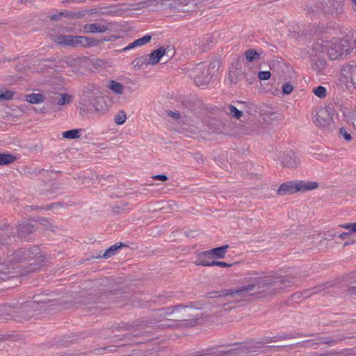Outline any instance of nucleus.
Returning a JSON list of instances; mask_svg holds the SVG:
<instances>
[{
  "mask_svg": "<svg viewBox=\"0 0 356 356\" xmlns=\"http://www.w3.org/2000/svg\"><path fill=\"white\" fill-rule=\"evenodd\" d=\"M291 286V282L284 277H265L256 280L253 284L236 289H225L210 293L211 298L230 297L229 302H238L248 296H257L258 298H270L281 289Z\"/></svg>",
  "mask_w": 356,
  "mask_h": 356,
  "instance_id": "nucleus-1",
  "label": "nucleus"
},
{
  "mask_svg": "<svg viewBox=\"0 0 356 356\" xmlns=\"http://www.w3.org/2000/svg\"><path fill=\"white\" fill-rule=\"evenodd\" d=\"M10 277L26 275L40 270L49 263L38 246L19 248L7 259Z\"/></svg>",
  "mask_w": 356,
  "mask_h": 356,
  "instance_id": "nucleus-2",
  "label": "nucleus"
},
{
  "mask_svg": "<svg viewBox=\"0 0 356 356\" xmlns=\"http://www.w3.org/2000/svg\"><path fill=\"white\" fill-rule=\"evenodd\" d=\"M34 226L30 223H22L17 227V235L14 234L13 228L9 224L0 227V245L30 242L33 236Z\"/></svg>",
  "mask_w": 356,
  "mask_h": 356,
  "instance_id": "nucleus-3",
  "label": "nucleus"
},
{
  "mask_svg": "<svg viewBox=\"0 0 356 356\" xmlns=\"http://www.w3.org/2000/svg\"><path fill=\"white\" fill-rule=\"evenodd\" d=\"M52 40L58 44L75 48L96 47L99 44V40L81 35H55Z\"/></svg>",
  "mask_w": 356,
  "mask_h": 356,
  "instance_id": "nucleus-4",
  "label": "nucleus"
},
{
  "mask_svg": "<svg viewBox=\"0 0 356 356\" xmlns=\"http://www.w3.org/2000/svg\"><path fill=\"white\" fill-rule=\"evenodd\" d=\"M343 0H318L311 6L309 12L337 16L343 12Z\"/></svg>",
  "mask_w": 356,
  "mask_h": 356,
  "instance_id": "nucleus-5",
  "label": "nucleus"
},
{
  "mask_svg": "<svg viewBox=\"0 0 356 356\" xmlns=\"http://www.w3.org/2000/svg\"><path fill=\"white\" fill-rule=\"evenodd\" d=\"M318 184L316 181H304L293 180L282 184L277 190L279 195H292L297 192H306L318 188Z\"/></svg>",
  "mask_w": 356,
  "mask_h": 356,
  "instance_id": "nucleus-6",
  "label": "nucleus"
},
{
  "mask_svg": "<svg viewBox=\"0 0 356 356\" xmlns=\"http://www.w3.org/2000/svg\"><path fill=\"white\" fill-rule=\"evenodd\" d=\"M353 50L348 39L336 40L330 43L327 54L331 60L344 59Z\"/></svg>",
  "mask_w": 356,
  "mask_h": 356,
  "instance_id": "nucleus-7",
  "label": "nucleus"
},
{
  "mask_svg": "<svg viewBox=\"0 0 356 356\" xmlns=\"http://www.w3.org/2000/svg\"><path fill=\"white\" fill-rule=\"evenodd\" d=\"M200 311L195 307L178 305L174 308L172 313L173 321H191L195 322L201 317Z\"/></svg>",
  "mask_w": 356,
  "mask_h": 356,
  "instance_id": "nucleus-8",
  "label": "nucleus"
},
{
  "mask_svg": "<svg viewBox=\"0 0 356 356\" xmlns=\"http://www.w3.org/2000/svg\"><path fill=\"white\" fill-rule=\"evenodd\" d=\"M189 76L194 79L195 85L198 87L207 86L212 78L209 68H207L203 63L197 64L192 69Z\"/></svg>",
  "mask_w": 356,
  "mask_h": 356,
  "instance_id": "nucleus-9",
  "label": "nucleus"
},
{
  "mask_svg": "<svg viewBox=\"0 0 356 356\" xmlns=\"http://www.w3.org/2000/svg\"><path fill=\"white\" fill-rule=\"evenodd\" d=\"M329 109L330 108L327 107H320L318 109L314 120L316 126L327 128L330 125L332 118Z\"/></svg>",
  "mask_w": 356,
  "mask_h": 356,
  "instance_id": "nucleus-10",
  "label": "nucleus"
},
{
  "mask_svg": "<svg viewBox=\"0 0 356 356\" xmlns=\"http://www.w3.org/2000/svg\"><path fill=\"white\" fill-rule=\"evenodd\" d=\"M341 74L347 80L348 82L351 83L353 86H356V65L348 64L344 65L341 70Z\"/></svg>",
  "mask_w": 356,
  "mask_h": 356,
  "instance_id": "nucleus-11",
  "label": "nucleus"
},
{
  "mask_svg": "<svg viewBox=\"0 0 356 356\" xmlns=\"http://www.w3.org/2000/svg\"><path fill=\"white\" fill-rule=\"evenodd\" d=\"M167 49L163 47H160L159 49L154 50L149 54L147 59V64L154 65L159 63L160 60L166 53Z\"/></svg>",
  "mask_w": 356,
  "mask_h": 356,
  "instance_id": "nucleus-12",
  "label": "nucleus"
},
{
  "mask_svg": "<svg viewBox=\"0 0 356 356\" xmlns=\"http://www.w3.org/2000/svg\"><path fill=\"white\" fill-rule=\"evenodd\" d=\"M88 102L89 106L94 108L96 111H102L104 110L105 101L103 97L92 95L88 97Z\"/></svg>",
  "mask_w": 356,
  "mask_h": 356,
  "instance_id": "nucleus-13",
  "label": "nucleus"
},
{
  "mask_svg": "<svg viewBox=\"0 0 356 356\" xmlns=\"http://www.w3.org/2000/svg\"><path fill=\"white\" fill-rule=\"evenodd\" d=\"M83 28L86 33H104L108 30V27L106 25L99 23L88 24Z\"/></svg>",
  "mask_w": 356,
  "mask_h": 356,
  "instance_id": "nucleus-14",
  "label": "nucleus"
},
{
  "mask_svg": "<svg viewBox=\"0 0 356 356\" xmlns=\"http://www.w3.org/2000/svg\"><path fill=\"white\" fill-rule=\"evenodd\" d=\"M229 246H219L212 250L203 252V254H207L208 258H222L226 254L227 248Z\"/></svg>",
  "mask_w": 356,
  "mask_h": 356,
  "instance_id": "nucleus-15",
  "label": "nucleus"
},
{
  "mask_svg": "<svg viewBox=\"0 0 356 356\" xmlns=\"http://www.w3.org/2000/svg\"><path fill=\"white\" fill-rule=\"evenodd\" d=\"M298 162V157L296 154L293 152L290 151L284 157L282 160V165L287 168H294L297 165Z\"/></svg>",
  "mask_w": 356,
  "mask_h": 356,
  "instance_id": "nucleus-16",
  "label": "nucleus"
},
{
  "mask_svg": "<svg viewBox=\"0 0 356 356\" xmlns=\"http://www.w3.org/2000/svg\"><path fill=\"white\" fill-rule=\"evenodd\" d=\"M152 40V35H146L140 38H138L136 40H134L133 42L128 44L127 47H125L122 51H125L127 50H129L131 49H134L137 47L143 46L148 42H149Z\"/></svg>",
  "mask_w": 356,
  "mask_h": 356,
  "instance_id": "nucleus-17",
  "label": "nucleus"
},
{
  "mask_svg": "<svg viewBox=\"0 0 356 356\" xmlns=\"http://www.w3.org/2000/svg\"><path fill=\"white\" fill-rule=\"evenodd\" d=\"M172 313H174V308L168 307L159 309L155 315L159 318V321H162V319L173 321Z\"/></svg>",
  "mask_w": 356,
  "mask_h": 356,
  "instance_id": "nucleus-18",
  "label": "nucleus"
},
{
  "mask_svg": "<svg viewBox=\"0 0 356 356\" xmlns=\"http://www.w3.org/2000/svg\"><path fill=\"white\" fill-rule=\"evenodd\" d=\"M51 301L48 294H38L33 297V300L29 303L28 306L33 307L35 304H47Z\"/></svg>",
  "mask_w": 356,
  "mask_h": 356,
  "instance_id": "nucleus-19",
  "label": "nucleus"
},
{
  "mask_svg": "<svg viewBox=\"0 0 356 356\" xmlns=\"http://www.w3.org/2000/svg\"><path fill=\"white\" fill-rule=\"evenodd\" d=\"M11 272L9 270L7 261L0 262V281H6L10 277Z\"/></svg>",
  "mask_w": 356,
  "mask_h": 356,
  "instance_id": "nucleus-20",
  "label": "nucleus"
},
{
  "mask_svg": "<svg viewBox=\"0 0 356 356\" xmlns=\"http://www.w3.org/2000/svg\"><path fill=\"white\" fill-rule=\"evenodd\" d=\"M26 101L31 104H40L44 102V97L40 93H31L25 96Z\"/></svg>",
  "mask_w": 356,
  "mask_h": 356,
  "instance_id": "nucleus-21",
  "label": "nucleus"
},
{
  "mask_svg": "<svg viewBox=\"0 0 356 356\" xmlns=\"http://www.w3.org/2000/svg\"><path fill=\"white\" fill-rule=\"evenodd\" d=\"M82 131V129H70L63 132L62 136L64 138L67 139H77L81 136Z\"/></svg>",
  "mask_w": 356,
  "mask_h": 356,
  "instance_id": "nucleus-22",
  "label": "nucleus"
},
{
  "mask_svg": "<svg viewBox=\"0 0 356 356\" xmlns=\"http://www.w3.org/2000/svg\"><path fill=\"white\" fill-rule=\"evenodd\" d=\"M208 258L207 254H203V252H200L197 255V259L194 261V264L196 266H212V261H210L207 259Z\"/></svg>",
  "mask_w": 356,
  "mask_h": 356,
  "instance_id": "nucleus-23",
  "label": "nucleus"
},
{
  "mask_svg": "<svg viewBox=\"0 0 356 356\" xmlns=\"http://www.w3.org/2000/svg\"><path fill=\"white\" fill-rule=\"evenodd\" d=\"M16 160V156L10 154L0 153V165L12 163Z\"/></svg>",
  "mask_w": 356,
  "mask_h": 356,
  "instance_id": "nucleus-24",
  "label": "nucleus"
},
{
  "mask_svg": "<svg viewBox=\"0 0 356 356\" xmlns=\"http://www.w3.org/2000/svg\"><path fill=\"white\" fill-rule=\"evenodd\" d=\"M225 112L236 119H239L243 115V111L238 110L233 105H228L225 108Z\"/></svg>",
  "mask_w": 356,
  "mask_h": 356,
  "instance_id": "nucleus-25",
  "label": "nucleus"
},
{
  "mask_svg": "<svg viewBox=\"0 0 356 356\" xmlns=\"http://www.w3.org/2000/svg\"><path fill=\"white\" fill-rule=\"evenodd\" d=\"M245 58L248 62H253L260 59V53L253 49L245 51Z\"/></svg>",
  "mask_w": 356,
  "mask_h": 356,
  "instance_id": "nucleus-26",
  "label": "nucleus"
},
{
  "mask_svg": "<svg viewBox=\"0 0 356 356\" xmlns=\"http://www.w3.org/2000/svg\"><path fill=\"white\" fill-rule=\"evenodd\" d=\"M108 88L115 94L120 95L123 93L124 86L115 81H110Z\"/></svg>",
  "mask_w": 356,
  "mask_h": 356,
  "instance_id": "nucleus-27",
  "label": "nucleus"
},
{
  "mask_svg": "<svg viewBox=\"0 0 356 356\" xmlns=\"http://www.w3.org/2000/svg\"><path fill=\"white\" fill-rule=\"evenodd\" d=\"M56 103L59 106L70 104L71 102V96L67 93L59 94L55 99Z\"/></svg>",
  "mask_w": 356,
  "mask_h": 356,
  "instance_id": "nucleus-28",
  "label": "nucleus"
},
{
  "mask_svg": "<svg viewBox=\"0 0 356 356\" xmlns=\"http://www.w3.org/2000/svg\"><path fill=\"white\" fill-rule=\"evenodd\" d=\"M128 205L129 204L127 202H118L113 207V211L117 214L124 213L127 211L129 210Z\"/></svg>",
  "mask_w": 356,
  "mask_h": 356,
  "instance_id": "nucleus-29",
  "label": "nucleus"
},
{
  "mask_svg": "<svg viewBox=\"0 0 356 356\" xmlns=\"http://www.w3.org/2000/svg\"><path fill=\"white\" fill-rule=\"evenodd\" d=\"M347 338H348V337L338 334V335L334 336V339H332L330 340H326V341H322L321 343H322L323 344L328 345V346H334V345L345 340Z\"/></svg>",
  "mask_w": 356,
  "mask_h": 356,
  "instance_id": "nucleus-30",
  "label": "nucleus"
},
{
  "mask_svg": "<svg viewBox=\"0 0 356 356\" xmlns=\"http://www.w3.org/2000/svg\"><path fill=\"white\" fill-rule=\"evenodd\" d=\"M243 72L241 68H237L234 72H229V79L231 83L236 84L238 80L241 76H243Z\"/></svg>",
  "mask_w": 356,
  "mask_h": 356,
  "instance_id": "nucleus-31",
  "label": "nucleus"
},
{
  "mask_svg": "<svg viewBox=\"0 0 356 356\" xmlns=\"http://www.w3.org/2000/svg\"><path fill=\"white\" fill-rule=\"evenodd\" d=\"M328 287H329V284H323V285H321V286H315V287L311 289L309 291H305V298H307V297L310 296L312 294L318 293L321 292V291H323V290H324V289H327Z\"/></svg>",
  "mask_w": 356,
  "mask_h": 356,
  "instance_id": "nucleus-32",
  "label": "nucleus"
},
{
  "mask_svg": "<svg viewBox=\"0 0 356 356\" xmlns=\"http://www.w3.org/2000/svg\"><path fill=\"white\" fill-rule=\"evenodd\" d=\"M123 246H110V248L105 251V252L104 253V254L102 256L99 255V256L96 257V258H98V257H103L105 259L110 258L111 257H112L113 255H114L115 254V252L118 249H120Z\"/></svg>",
  "mask_w": 356,
  "mask_h": 356,
  "instance_id": "nucleus-33",
  "label": "nucleus"
},
{
  "mask_svg": "<svg viewBox=\"0 0 356 356\" xmlns=\"http://www.w3.org/2000/svg\"><path fill=\"white\" fill-rule=\"evenodd\" d=\"M127 119L126 113L124 111H120L115 116L114 122L118 125L123 124Z\"/></svg>",
  "mask_w": 356,
  "mask_h": 356,
  "instance_id": "nucleus-34",
  "label": "nucleus"
},
{
  "mask_svg": "<svg viewBox=\"0 0 356 356\" xmlns=\"http://www.w3.org/2000/svg\"><path fill=\"white\" fill-rule=\"evenodd\" d=\"M313 92L319 98H323L326 96L327 90L324 86H318L313 88Z\"/></svg>",
  "mask_w": 356,
  "mask_h": 356,
  "instance_id": "nucleus-35",
  "label": "nucleus"
},
{
  "mask_svg": "<svg viewBox=\"0 0 356 356\" xmlns=\"http://www.w3.org/2000/svg\"><path fill=\"white\" fill-rule=\"evenodd\" d=\"M15 92L11 90H0V101L11 100L13 99Z\"/></svg>",
  "mask_w": 356,
  "mask_h": 356,
  "instance_id": "nucleus-36",
  "label": "nucleus"
},
{
  "mask_svg": "<svg viewBox=\"0 0 356 356\" xmlns=\"http://www.w3.org/2000/svg\"><path fill=\"white\" fill-rule=\"evenodd\" d=\"M337 237V233L327 232L324 234V236H322V238L320 240V243H328L329 241H331L334 238Z\"/></svg>",
  "mask_w": 356,
  "mask_h": 356,
  "instance_id": "nucleus-37",
  "label": "nucleus"
},
{
  "mask_svg": "<svg viewBox=\"0 0 356 356\" xmlns=\"http://www.w3.org/2000/svg\"><path fill=\"white\" fill-rule=\"evenodd\" d=\"M147 62H148V60L147 58V56H140V57H138L134 60L133 65L134 67H141L143 65H148Z\"/></svg>",
  "mask_w": 356,
  "mask_h": 356,
  "instance_id": "nucleus-38",
  "label": "nucleus"
},
{
  "mask_svg": "<svg viewBox=\"0 0 356 356\" xmlns=\"http://www.w3.org/2000/svg\"><path fill=\"white\" fill-rule=\"evenodd\" d=\"M309 336H310V335L309 334H302L301 333H297V334L289 333V334H285L280 337V339L283 340V339L300 338V337H309Z\"/></svg>",
  "mask_w": 356,
  "mask_h": 356,
  "instance_id": "nucleus-39",
  "label": "nucleus"
},
{
  "mask_svg": "<svg viewBox=\"0 0 356 356\" xmlns=\"http://www.w3.org/2000/svg\"><path fill=\"white\" fill-rule=\"evenodd\" d=\"M340 227L348 229L350 233H356V222L353 223H346L340 225Z\"/></svg>",
  "mask_w": 356,
  "mask_h": 356,
  "instance_id": "nucleus-40",
  "label": "nucleus"
},
{
  "mask_svg": "<svg viewBox=\"0 0 356 356\" xmlns=\"http://www.w3.org/2000/svg\"><path fill=\"white\" fill-rule=\"evenodd\" d=\"M325 65H326V61L325 60H320L319 63H316L313 65L312 68L314 70H316L317 72H321V70L325 68Z\"/></svg>",
  "mask_w": 356,
  "mask_h": 356,
  "instance_id": "nucleus-41",
  "label": "nucleus"
},
{
  "mask_svg": "<svg viewBox=\"0 0 356 356\" xmlns=\"http://www.w3.org/2000/svg\"><path fill=\"white\" fill-rule=\"evenodd\" d=\"M293 87L291 83H285L282 86V92L284 95H289L293 91Z\"/></svg>",
  "mask_w": 356,
  "mask_h": 356,
  "instance_id": "nucleus-42",
  "label": "nucleus"
},
{
  "mask_svg": "<svg viewBox=\"0 0 356 356\" xmlns=\"http://www.w3.org/2000/svg\"><path fill=\"white\" fill-rule=\"evenodd\" d=\"M339 134L346 140L350 141L352 139L350 134H349L346 129L341 127L339 129Z\"/></svg>",
  "mask_w": 356,
  "mask_h": 356,
  "instance_id": "nucleus-43",
  "label": "nucleus"
},
{
  "mask_svg": "<svg viewBox=\"0 0 356 356\" xmlns=\"http://www.w3.org/2000/svg\"><path fill=\"white\" fill-rule=\"evenodd\" d=\"M270 76L271 73L270 71H260L258 73V77L260 80H268Z\"/></svg>",
  "mask_w": 356,
  "mask_h": 356,
  "instance_id": "nucleus-44",
  "label": "nucleus"
},
{
  "mask_svg": "<svg viewBox=\"0 0 356 356\" xmlns=\"http://www.w3.org/2000/svg\"><path fill=\"white\" fill-rule=\"evenodd\" d=\"M38 222L44 226L46 228H51L52 227V223L49 220V219L44 217H41L38 219Z\"/></svg>",
  "mask_w": 356,
  "mask_h": 356,
  "instance_id": "nucleus-45",
  "label": "nucleus"
},
{
  "mask_svg": "<svg viewBox=\"0 0 356 356\" xmlns=\"http://www.w3.org/2000/svg\"><path fill=\"white\" fill-rule=\"evenodd\" d=\"M343 352H331L329 353H313L311 354V356H332V355H342Z\"/></svg>",
  "mask_w": 356,
  "mask_h": 356,
  "instance_id": "nucleus-46",
  "label": "nucleus"
},
{
  "mask_svg": "<svg viewBox=\"0 0 356 356\" xmlns=\"http://www.w3.org/2000/svg\"><path fill=\"white\" fill-rule=\"evenodd\" d=\"M211 265H212V266H218L222 267V268H227V267H230L232 266V264H228V263H226L224 261H212Z\"/></svg>",
  "mask_w": 356,
  "mask_h": 356,
  "instance_id": "nucleus-47",
  "label": "nucleus"
},
{
  "mask_svg": "<svg viewBox=\"0 0 356 356\" xmlns=\"http://www.w3.org/2000/svg\"><path fill=\"white\" fill-rule=\"evenodd\" d=\"M152 178L154 179V180H160V181H167L168 179V177L165 175H154L152 177Z\"/></svg>",
  "mask_w": 356,
  "mask_h": 356,
  "instance_id": "nucleus-48",
  "label": "nucleus"
},
{
  "mask_svg": "<svg viewBox=\"0 0 356 356\" xmlns=\"http://www.w3.org/2000/svg\"><path fill=\"white\" fill-rule=\"evenodd\" d=\"M219 67V62L216 60L211 61L209 65L207 68H209V72L211 70H214L215 68L218 69Z\"/></svg>",
  "mask_w": 356,
  "mask_h": 356,
  "instance_id": "nucleus-49",
  "label": "nucleus"
},
{
  "mask_svg": "<svg viewBox=\"0 0 356 356\" xmlns=\"http://www.w3.org/2000/svg\"><path fill=\"white\" fill-rule=\"evenodd\" d=\"M197 232H198V231H193V230H190L188 232L186 231L185 236L186 237H189V238H194L198 235Z\"/></svg>",
  "mask_w": 356,
  "mask_h": 356,
  "instance_id": "nucleus-50",
  "label": "nucleus"
},
{
  "mask_svg": "<svg viewBox=\"0 0 356 356\" xmlns=\"http://www.w3.org/2000/svg\"><path fill=\"white\" fill-rule=\"evenodd\" d=\"M348 293L351 296H356V285L350 287L348 289Z\"/></svg>",
  "mask_w": 356,
  "mask_h": 356,
  "instance_id": "nucleus-51",
  "label": "nucleus"
},
{
  "mask_svg": "<svg viewBox=\"0 0 356 356\" xmlns=\"http://www.w3.org/2000/svg\"><path fill=\"white\" fill-rule=\"evenodd\" d=\"M168 115L172 117L174 119H179L180 118V114L178 111L174 112V111H170L168 112Z\"/></svg>",
  "mask_w": 356,
  "mask_h": 356,
  "instance_id": "nucleus-52",
  "label": "nucleus"
},
{
  "mask_svg": "<svg viewBox=\"0 0 356 356\" xmlns=\"http://www.w3.org/2000/svg\"><path fill=\"white\" fill-rule=\"evenodd\" d=\"M350 235V232H343V233L339 234V235L337 234V237L338 238H341V239L344 240V239L348 238Z\"/></svg>",
  "mask_w": 356,
  "mask_h": 356,
  "instance_id": "nucleus-53",
  "label": "nucleus"
},
{
  "mask_svg": "<svg viewBox=\"0 0 356 356\" xmlns=\"http://www.w3.org/2000/svg\"><path fill=\"white\" fill-rule=\"evenodd\" d=\"M256 108H257V106L253 104H250L249 105H248V109H247V112L248 113H252V111H256Z\"/></svg>",
  "mask_w": 356,
  "mask_h": 356,
  "instance_id": "nucleus-54",
  "label": "nucleus"
},
{
  "mask_svg": "<svg viewBox=\"0 0 356 356\" xmlns=\"http://www.w3.org/2000/svg\"><path fill=\"white\" fill-rule=\"evenodd\" d=\"M200 44H201L202 47V51H205L206 50V41H205V38H203L202 40L200 41Z\"/></svg>",
  "mask_w": 356,
  "mask_h": 356,
  "instance_id": "nucleus-55",
  "label": "nucleus"
},
{
  "mask_svg": "<svg viewBox=\"0 0 356 356\" xmlns=\"http://www.w3.org/2000/svg\"><path fill=\"white\" fill-rule=\"evenodd\" d=\"M56 60V58L54 57H51L47 59H42L40 60V63H41L42 61H50V62H54Z\"/></svg>",
  "mask_w": 356,
  "mask_h": 356,
  "instance_id": "nucleus-56",
  "label": "nucleus"
},
{
  "mask_svg": "<svg viewBox=\"0 0 356 356\" xmlns=\"http://www.w3.org/2000/svg\"><path fill=\"white\" fill-rule=\"evenodd\" d=\"M294 346H299V347H303V348H307L308 346L305 344V342L298 343L295 344Z\"/></svg>",
  "mask_w": 356,
  "mask_h": 356,
  "instance_id": "nucleus-57",
  "label": "nucleus"
},
{
  "mask_svg": "<svg viewBox=\"0 0 356 356\" xmlns=\"http://www.w3.org/2000/svg\"><path fill=\"white\" fill-rule=\"evenodd\" d=\"M54 204H51L47 206L45 209L46 210H50V209H51L54 207Z\"/></svg>",
  "mask_w": 356,
  "mask_h": 356,
  "instance_id": "nucleus-58",
  "label": "nucleus"
},
{
  "mask_svg": "<svg viewBox=\"0 0 356 356\" xmlns=\"http://www.w3.org/2000/svg\"><path fill=\"white\" fill-rule=\"evenodd\" d=\"M7 307H7V306H6V305L1 306V307H0V311H6V309H7Z\"/></svg>",
  "mask_w": 356,
  "mask_h": 356,
  "instance_id": "nucleus-59",
  "label": "nucleus"
},
{
  "mask_svg": "<svg viewBox=\"0 0 356 356\" xmlns=\"http://www.w3.org/2000/svg\"><path fill=\"white\" fill-rule=\"evenodd\" d=\"M114 245H127V244L126 243H123V242H116Z\"/></svg>",
  "mask_w": 356,
  "mask_h": 356,
  "instance_id": "nucleus-60",
  "label": "nucleus"
},
{
  "mask_svg": "<svg viewBox=\"0 0 356 356\" xmlns=\"http://www.w3.org/2000/svg\"><path fill=\"white\" fill-rule=\"evenodd\" d=\"M51 19H58V16L56 15H52Z\"/></svg>",
  "mask_w": 356,
  "mask_h": 356,
  "instance_id": "nucleus-61",
  "label": "nucleus"
},
{
  "mask_svg": "<svg viewBox=\"0 0 356 356\" xmlns=\"http://www.w3.org/2000/svg\"><path fill=\"white\" fill-rule=\"evenodd\" d=\"M195 159H196L197 160H198V159H202L201 156H199V155H197V154L196 155Z\"/></svg>",
  "mask_w": 356,
  "mask_h": 356,
  "instance_id": "nucleus-62",
  "label": "nucleus"
},
{
  "mask_svg": "<svg viewBox=\"0 0 356 356\" xmlns=\"http://www.w3.org/2000/svg\"><path fill=\"white\" fill-rule=\"evenodd\" d=\"M344 245H350V243L348 242V241H346L344 243H343Z\"/></svg>",
  "mask_w": 356,
  "mask_h": 356,
  "instance_id": "nucleus-63",
  "label": "nucleus"
},
{
  "mask_svg": "<svg viewBox=\"0 0 356 356\" xmlns=\"http://www.w3.org/2000/svg\"><path fill=\"white\" fill-rule=\"evenodd\" d=\"M353 3L356 6V0H351Z\"/></svg>",
  "mask_w": 356,
  "mask_h": 356,
  "instance_id": "nucleus-64",
  "label": "nucleus"
}]
</instances>
